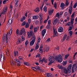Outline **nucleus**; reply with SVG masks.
<instances>
[{"label": "nucleus", "mask_w": 77, "mask_h": 77, "mask_svg": "<svg viewBox=\"0 0 77 77\" xmlns=\"http://www.w3.org/2000/svg\"><path fill=\"white\" fill-rule=\"evenodd\" d=\"M54 60H57L58 62H62L63 60L62 57L61 55H58L55 56L54 57Z\"/></svg>", "instance_id": "f257e3e1"}, {"label": "nucleus", "mask_w": 77, "mask_h": 77, "mask_svg": "<svg viewBox=\"0 0 77 77\" xmlns=\"http://www.w3.org/2000/svg\"><path fill=\"white\" fill-rule=\"evenodd\" d=\"M71 68H72V65L70 64L68 68V70L66 69V67H63V70L65 74H67L68 72H69V73H70L71 72Z\"/></svg>", "instance_id": "f03ea898"}, {"label": "nucleus", "mask_w": 77, "mask_h": 77, "mask_svg": "<svg viewBox=\"0 0 77 77\" xmlns=\"http://www.w3.org/2000/svg\"><path fill=\"white\" fill-rule=\"evenodd\" d=\"M31 39H32V40L30 42L29 45H31V46H32L33 45L35 42L36 37L35 36V35H33L32 36Z\"/></svg>", "instance_id": "7ed1b4c3"}, {"label": "nucleus", "mask_w": 77, "mask_h": 77, "mask_svg": "<svg viewBox=\"0 0 77 77\" xmlns=\"http://www.w3.org/2000/svg\"><path fill=\"white\" fill-rule=\"evenodd\" d=\"M8 33H7L6 36V34H4L3 37V42L5 43H8Z\"/></svg>", "instance_id": "20e7f679"}, {"label": "nucleus", "mask_w": 77, "mask_h": 77, "mask_svg": "<svg viewBox=\"0 0 77 77\" xmlns=\"http://www.w3.org/2000/svg\"><path fill=\"white\" fill-rule=\"evenodd\" d=\"M20 35H23V36H25L26 35V31H25V29H24V28H23L21 29Z\"/></svg>", "instance_id": "39448f33"}, {"label": "nucleus", "mask_w": 77, "mask_h": 77, "mask_svg": "<svg viewBox=\"0 0 77 77\" xmlns=\"http://www.w3.org/2000/svg\"><path fill=\"white\" fill-rule=\"evenodd\" d=\"M8 11V8L7 7H5L3 9V11L2 13L0 14V17L2 16V14H5L6 13V12Z\"/></svg>", "instance_id": "423d86ee"}, {"label": "nucleus", "mask_w": 77, "mask_h": 77, "mask_svg": "<svg viewBox=\"0 0 77 77\" xmlns=\"http://www.w3.org/2000/svg\"><path fill=\"white\" fill-rule=\"evenodd\" d=\"M28 35V38H30L31 36H32L33 35H33V31L32 30H30L29 31V32H27Z\"/></svg>", "instance_id": "0eeeda50"}, {"label": "nucleus", "mask_w": 77, "mask_h": 77, "mask_svg": "<svg viewBox=\"0 0 77 77\" xmlns=\"http://www.w3.org/2000/svg\"><path fill=\"white\" fill-rule=\"evenodd\" d=\"M39 19L40 20V24H42V23H43V21H44V20L42 18V14H39Z\"/></svg>", "instance_id": "6e6552de"}, {"label": "nucleus", "mask_w": 77, "mask_h": 77, "mask_svg": "<svg viewBox=\"0 0 77 77\" xmlns=\"http://www.w3.org/2000/svg\"><path fill=\"white\" fill-rule=\"evenodd\" d=\"M10 63L12 66L16 65V63H15V61L13 60H10Z\"/></svg>", "instance_id": "1a4fd4ad"}, {"label": "nucleus", "mask_w": 77, "mask_h": 77, "mask_svg": "<svg viewBox=\"0 0 77 77\" xmlns=\"http://www.w3.org/2000/svg\"><path fill=\"white\" fill-rule=\"evenodd\" d=\"M63 28L62 27H60L58 29V32H63Z\"/></svg>", "instance_id": "9d476101"}, {"label": "nucleus", "mask_w": 77, "mask_h": 77, "mask_svg": "<svg viewBox=\"0 0 77 77\" xmlns=\"http://www.w3.org/2000/svg\"><path fill=\"white\" fill-rule=\"evenodd\" d=\"M46 33V29H44L42 31V36L44 37V35H45V34Z\"/></svg>", "instance_id": "9b49d317"}, {"label": "nucleus", "mask_w": 77, "mask_h": 77, "mask_svg": "<svg viewBox=\"0 0 77 77\" xmlns=\"http://www.w3.org/2000/svg\"><path fill=\"white\" fill-rule=\"evenodd\" d=\"M75 64L73 65L74 67V70L77 71V60H76L75 61Z\"/></svg>", "instance_id": "f8f14e48"}, {"label": "nucleus", "mask_w": 77, "mask_h": 77, "mask_svg": "<svg viewBox=\"0 0 77 77\" xmlns=\"http://www.w3.org/2000/svg\"><path fill=\"white\" fill-rule=\"evenodd\" d=\"M12 29H11L10 30L9 32L8 33V39H10V36L12 35Z\"/></svg>", "instance_id": "ddd939ff"}, {"label": "nucleus", "mask_w": 77, "mask_h": 77, "mask_svg": "<svg viewBox=\"0 0 77 77\" xmlns=\"http://www.w3.org/2000/svg\"><path fill=\"white\" fill-rule=\"evenodd\" d=\"M65 5L64 3H61L60 7L61 9H64L65 8Z\"/></svg>", "instance_id": "4468645a"}, {"label": "nucleus", "mask_w": 77, "mask_h": 77, "mask_svg": "<svg viewBox=\"0 0 77 77\" xmlns=\"http://www.w3.org/2000/svg\"><path fill=\"white\" fill-rule=\"evenodd\" d=\"M57 18H56L54 20H53V23L54 24V25H56V24H57Z\"/></svg>", "instance_id": "2eb2a0df"}, {"label": "nucleus", "mask_w": 77, "mask_h": 77, "mask_svg": "<svg viewBox=\"0 0 77 77\" xmlns=\"http://www.w3.org/2000/svg\"><path fill=\"white\" fill-rule=\"evenodd\" d=\"M67 36L66 34L64 35L63 37L62 40V42H63V41H65V39H66Z\"/></svg>", "instance_id": "dca6fc26"}, {"label": "nucleus", "mask_w": 77, "mask_h": 77, "mask_svg": "<svg viewBox=\"0 0 77 77\" xmlns=\"http://www.w3.org/2000/svg\"><path fill=\"white\" fill-rule=\"evenodd\" d=\"M38 18H39V16H38V15L34 16L32 17V19L33 20H37V19H38Z\"/></svg>", "instance_id": "f3484780"}, {"label": "nucleus", "mask_w": 77, "mask_h": 77, "mask_svg": "<svg viewBox=\"0 0 77 77\" xmlns=\"http://www.w3.org/2000/svg\"><path fill=\"white\" fill-rule=\"evenodd\" d=\"M22 41H21V38H19L18 39V40L17 41L16 44H18H18H20V43H21V42Z\"/></svg>", "instance_id": "a211bd4d"}, {"label": "nucleus", "mask_w": 77, "mask_h": 77, "mask_svg": "<svg viewBox=\"0 0 77 77\" xmlns=\"http://www.w3.org/2000/svg\"><path fill=\"white\" fill-rule=\"evenodd\" d=\"M35 70H36V71H37V70H38L39 71H41V68H40V67L38 66H36L35 67Z\"/></svg>", "instance_id": "6ab92c4d"}, {"label": "nucleus", "mask_w": 77, "mask_h": 77, "mask_svg": "<svg viewBox=\"0 0 77 77\" xmlns=\"http://www.w3.org/2000/svg\"><path fill=\"white\" fill-rule=\"evenodd\" d=\"M53 11H54V10L53 9L48 11V14L50 16L51 15H52V13L53 12Z\"/></svg>", "instance_id": "aec40b11"}, {"label": "nucleus", "mask_w": 77, "mask_h": 77, "mask_svg": "<svg viewBox=\"0 0 77 77\" xmlns=\"http://www.w3.org/2000/svg\"><path fill=\"white\" fill-rule=\"evenodd\" d=\"M14 61L16 63H21L20 60L18 59H15Z\"/></svg>", "instance_id": "412c9836"}, {"label": "nucleus", "mask_w": 77, "mask_h": 77, "mask_svg": "<svg viewBox=\"0 0 77 77\" xmlns=\"http://www.w3.org/2000/svg\"><path fill=\"white\" fill-rule=\"evenodd\" d=\"M18 2H19V0H15V6L16 7H17L18 5Z\"/></svg>", "instance_id": "4be33fe9"}, {"label": "nucleus", "mask_w": 77, "mask_h": 77, "mask_svg": "<svg viewBox=\"0 0 77 77\" xmlns=\"http://www.w3.org/2000/svg\"><path fill=\"white\" fill-rule=\"evenodd\" d=\"M69 5V1H66L65 6H68V5Z\"/></svg>", "instance_id": "5701e85b"}, {"label": "nucleus", "mask_w": 77, "mask_h": 77, "mask_svg": "<svg viewBox=\"0 0 77 77\" xmlns=\"http://www.w3.org/2000/svg\"><path fill=\"white\" fill-rule=\"evenodd\" d=\"M57 68H59V69H63V67H62V66L58 65V66H57Z\"/></svg>", "instance_id": "b1692460"}, {"label": "nucleus", "mask_w": 77, "mask_h": 77, "mask_svg": "<svg viewBox=\"0 0 77 77\" xmlns=\"http://www.w3.org/2000/svg\"><path fill=\"white\" fill-rule=\"evenodd\" d=\"M67 26H71L72 27H73V24L71 22H69L67 24Z\"/></svg>", "instance_id": "393cba45"}, {"label": "nucleus", "mask_w": 77, "mask_h": 77, "mask_svg": "<svg viewBox=\"0 0 77 77\" xmlns=\"http://www.w3.org/2000/svg\"><path fill=\"white\" fill-rule=\"evenodd\" d=\"M26 18V17H25V16H23L22 17V18L21 19L20 21H22V22H23V20H25V19Z\"/></svg>", "instance_id": "a878e982"}, {"label": "nucleus", "mask_w": 77, "mask_h": 77, "mask_svg": "<svg viewBox=\"0 0 77 77\" xmlns=\"http://www.w3.org/2000/svg\"><path fill=\"white\" fill-rule=\"evenodd\" d=\"M34 11L36 12H37V13H38L39 11V8L38 7H37L34 10Z\"/></svg>", "instance_id": "bb28decb"}, {"label": "nucleus", "mask_w": 77, "mask_h": 77, "mask_svg": "<svg viewBox=\"0 0 77 77\" xmlns=\"http://www.w3.org/2000/svg\"><path fill=\"white\" fill-rule=\"evenodd\" d=\"M39 43H37L36 44V46L35 47V50H38L39 48Z\"/></svg>", "instance_id": "cd10ccee"}, {"label": "nucleus", "mask_w": 77, "mask_h": 77, "mask_svg": "<svg viewBox=\"0 0 77 77\" xmlns=\"http://www.w3.org/2000/svg\"><path fill=\"white\" fill-rule=\"evenodd\" d=\"M47 75L48 77H53V75L51 74V73H47Z\"/></svg>", "instance_id": "c85d7f7f"}, {"label": "nucleus", "mask_w": 77, "mask_h": 77, "mask_svg": "<svg viewBox=\"0 0 77 77\" xmlns=\"http://www.w3.org/2000/svg\"><path fill=\"white\" fill-rule=\"evenodd\" d=\"M69 8L70 10H72V2L71 3L70 6L69 7Z\"/></svg>", "instance_id": "c756f323"}, {"label": "nucleus", "mask_w": 77, "mask_h": 77, "mask_svg": "<svg viewBox=\"0 0 77 77\" xmlns=\"http://www.w3.org/2000/svg\"><path fill=\"white\" fill-rule=\"evenodd\" d=\"M14 54L15 56H17V55H18V51H14Z\"/></svg>", "instance_id": "7c9ffc66"}, {"label": "nucleus", "mask_w": 77, "mask_h": 77, "mask_svg": "<svg viewBox=\"0 0 77 77\" xmlns=\"http://www.w3.org/2000/svg\"><path fill=\"white\" fill-rule=\"evenodd\" d=\"M57 35H58L57 32H54V37H55V36H57Z\"/></svg>", "instance_id": "2f4dec72"}, {"label": "nucleus", "mask_w": 77, "mask_h": 77, "mask_svg": "<svg viewBox=\"0 0 77 77\" xmlns=\"http://www.w3.org/2000/svg\"><path fill=\"white\" fill-rule=\"evenodd\" d=\"M43 51H43V49L39 48V53H41L42 54Z\"/></svg>", "instance_id": "473e14b6"}, {"label": "nucleus", "mask_w": 77, "mask_h": 77, "mask_svg": "<svg viewBox=\"0 0 77 77\" xmlns=\"http://www.w3.org/2000/svg\"><path fill=\"white\" fill-rule=\"evenodd\" d=\"M12 23V19H10L8 20V24H11Z\"/></svg>", "instance_id": "72a5a7b5"}, {"label": "nucleus", "mask_w": 77, "mask_h": 77, "mask_svg": "<svg viewBox=\"0 0 77 77\" xmlns=\"http://www.w3.org/2000/svg\"><path fill=\"white\" fill-rule=\"evenodd\" d=\"M72 10H70V9H69V15H71L72 14Z\"/></svg>", "instance_id": "f704fd0d"}, {"label": "nucleus", "mask_w": 77, "mask_h": 77, "mask_svg": "<svg viewBox=\"0 0 77 77\" xmlns=\"http://www.w3.org/2000/svg\"><path fill=\"white\" fill-rule=\"evenodd\" d=\"M44 59H45V58H43V59L42 60L39 59V62H42V63H43V62H44Z\"/></svg>", "instance_id": "c9c22d12"}, {"label": "nucleus", "mask_w": 77, "mask_h": 77, "mask_svg": "<svg viewBox=\"0 0 77 77\" xmlns=\"http://www.w3.org/2000/svg\"><path fill=\"white\" fill-rule=\"evenodd\" d=\"M77 2H76V3H75L74 5H73V8H74V9L76 8V7H77Z\"/></svg>", "instance_id": "e433bc0d"}, {"label": "nucleus", "mask_w": 77, "mask_h": 77, "mask_svg": "<svg viewBox=\"0 0 77 77\" xmlns=\"http://www.w3.org/2000/svg\"><path fill=\"white\" fill-rule=\"evenodd\" d=\"M38 30V29L37 27H35L34 28V32L35 33H36V32H37V31Z\"/></svg>", "instance_id": "4c0bfd02"}, {"label": "nucleus", "mask_w": 77, "mask_h": 77, "mask_svg": "<svg viewBox=\"0 0 77 77\" xmlns=\"http://www.w3.org/2000/svg\"><path fill=\"white\" fill-rule=\"evenodd\" d=\"M45 51L46 52H47L48 51H49V50L50 48L48 47H47L45 48Z\"/></svg>", "instance_id": "58836bf2"}, {"label": "nucleus", "mask_w": 77, "mask_h": 77, "mask_svg": "<svg viewBox=\"0 0 77 77\" xmlns=\"http://www.w3.org/2000/svg\"><path fill=\"white\" fill-rule=\"evenodd\" d=\"M59 17H60V14H59V13H57L56 15H55V17H57L58 18H59Z\"/></svg>", "instance_id": "ea45409f"}, {"label": "nucleus", "mask_w": 77, "mask_h": 77, "mask_svg": "<svg viewBox=\"0 0 77 77\" xmlns=\"http://www.w3.org/2000/svg\"><path fill=\"white\" fill-rule=\"evenodd\" d=\"M43 10L44 11H45V12H47V8L46 6H45L43 8Z\"/></svg>", "instance_id": "a19ab883"}, {"label": "nucleus", "mask_w": 77, "mask_h": 77, "mask_svg": "<svg viewBox=\"0 0 77 77\" xmlns=\"http://www.w3.org/2000/svg\"><path fill=\"white\" fill-rule=\"evenodd\" d=\"M21 41H24L25 40V38L23 36L21 37Z\"/></svg>", "instance_id": "79ce46f5"}, {"label": "nucleus", "mask_w": 77, "mask_h": 77, "mask_svg": "<svg viewBox=\"0 0 77 77\" xmlns=\"http://www.w3.org/2000/svg\"><path fill=\"white\" fill-rule=\"evenodd\" d=\"M69 55L68 54H67L65 56V59H66L68 58V57H69Z\"/></svg>", "instance_id": "37998d69"}, {"label": "nucleus", "mask_w": 77, "mask_h": 77, "mask_svg": "<svg viewBox=\"0 0 77 77\" xmlns=\"http://www.w3.org/2000/svg\"><path fill=\"white\" fill-rule=\"evenodd\" d=\"M24 64L26 66H29V63L28 62H24Z\"/></svg>", "instance_id": "c03bdc74"}, {"label": "nucleus", "mask_w": 77, "mask_h": 77, "mask_svg": "<svg viewBox=\"0 0 77 77\" xmlns=\"http://www.w3.org/2000/svg\"><path fill=\"white\" fill-rule=\"evenodd\" d=\"M74 19L72 18L71 19V22L73 24H74Z\"/></svg>", "instance_id": "a18cd8bd"}, {"label": "nucleus", "mask_w": 77, "mask_h": 77, "mask_svg": "<svg viewBox=\"0 0 77 77\" xmlns=\"http://www.w3.org/2000/svg\"><path fill=\"white\" fill-rule=\"evenodd\" d=\"M29 27V23H26V25L25 26L26 28H28Z\"/></svg>", "instance_id": "49530a36"}, {"label": "nucleus", "mask_w": 77, "mask_h": 77, "mask_svg": "<svg viewBox=\"0 0 77 77\" xmlns=\"http://www.w3.org/2000/svg\"><path fill=\"white\" fill-rule=\"evenodd\" d=\"M19 59L20 60H23V58L21 56H20L19 57Z\"/></svg>", "instance_id": "de8ad7c7"}, {"label": "nucleus", "mask_w": 77, "mask_h": 77, "mask_svg": "<svg viewBox=\"0 0 77 77\" xmlns=\"http://www.w3.org/2000/svg\"><path fill=\"white\" fill-rule=\"evenodd\" d=\"M74 65H73L72 66V73L73 72H74Z\"/></svg>", "instance_id": "09e8293b"}, {"label": "nucleus", "mask_w": 77, "mask_h": 77, "mask_svg": "<svg viewBox=\"0 0 77 77\" xmlns=\"http://www.w3.org/2000/svg\"><path fill=\"white\" fill-rule=\"evenodd\" d=\"M8 1V0H4L3 2V3L4 4H6V2Z\"/></svg>", "instance_id": "8fccbe9b"}, {"label": "nucleus", "mask_w": 77, "mask_h": 77, "mask_svg": "<svg viewBox=\"0 0 77 77\" xmlns=\"http://www.w3.org/2000/svg\"><path fill=\"white\" fill-rule=\"evenodd\" d=\"M77 52L75 53V54H74V57H73V59H74V60H75V59L76 58H75V56L77 55Z\"/></svg>", "instance_id": "3c124183"}, {"label": "nucleus", "mask_w": 77, "mask_h": 77, "mask_svg": "<svg viewBox=\"0 0 77 77\" xmlns=\"http://www.w3.org/2000/svg\"><path fill=\"white\" fill-rule=\"evenodd\" d=\"M54 62V61H53V60H51L50 62L49 63V64L50 65H51Z\"/></svg>", "instance_id": "603ef678"}, {"label": "nucleus", "mask_w": 77, "mask_h": 77, "mask_svg": "<svg viewBox=\"0 0 77 77\" xmlns=\"http://www.w3.org/2000/svg\"><path fill=\"white\" fill-rule=\"evenodd\" d=\"M26 23V21H24L22 23V24H21V26H25Z\"/></svg>", "instance_id": "864d4df0"}, {"label": "nucleus", "mask_w": 77, "mask_h": 77, "mask_svg": "<svg viewBox=\"0 0 77 77\" xmlns=\"http://www.w3.org/2000/svg\"><path fill=\"white\" fill-rule=\"evenodd\" d=\"M19 30H18V29H17L16 33L17 35H18L19 34Z\"/></svg>", "instance_id": "5fc2aeb1"}, {"label": "nucleus", "mask_w": 77, "mask_h": 77, "mask_svg": "<svg viewBox=\"0 0 77 77\" xmlns=\"http://www.w3.org/2000/svg\"><path fill=\"white\" fill-rule=\"evenodd\" d=\"M33 29V25H31L30 26V27L29 28V29H32H32Z\"/></svg>", "instance_id": "6e6d98bb"}, {"label": "nucleus", "mask_w": 77, "mask_h": 77, "mask_svg": "<svg viewBox=\"0 0 77 77\" xmlns=\"http://www.w3.org/2000/svg\"><path fill=\"white\" fill-rule=\"evenodd\" d=\"M54 7L55 9H57V4H56V3H55L54 4Z\"/></svg>", "instance_id": "4d7b16f0"}, {"label": "nucleus", "mask_w": 77, "mask_h": 77, "mask_svg": "<svg viewBox=\"0 0 77 77\" xmlns=\"http://www.w3.org/2000/svg\"><path fill=\"white\" fill-rule=\"evenodd\" d=\"M69 33L70 34V36H72V31H70L69 32Z\"/></svg>", "instance_id": "13d9d810"}, {"label": "nucleus", "mask_w": 77, "mask_h": 77, "mask_svg": "<svg viewBox=\"0 0 77 77\" xmlns=\"http://www.w3.org/2000/svg\"><path fill=\"white\" fill-rule=\"evenodd\" d=\"M28 21L29 24H30V23H31V21H32V20H31V19H28Z\"/></svg>", "instance_id": "bf43d9fd"}, {"label": "nucleus", "mask_w": 77, "mask_h": 77, "mask_svg": "<svg viewBox=\"0 0 77 77\" xmlns=\"http://www.w3.org/2000/svg\"><path fill=\"white\" fill-rule=\"evenodd\" d=\"M6 54L7 56H10V54H9V51H8L7 53V52H6Z\"/></svg>", "instance_id": "052dcab7"}, {"label": "nucleus", "mask_w": 77, "mask_h": 77, "mask_svg": "<svg viewBox=\"0 0 77 77\" xmlns=\"http://www.w3.org/2000/svg\"><path fill=\"white\" fill-rule=\"evenodd\" d=\"M48 24L49 25H50L51 24V20H49L48 21Z\"/></svg>", "instance_id": "680f3d73"}, {"label": "nucleus", "mask_w": 77, "mask_h": 77, "mask_svg": "<svg viewBox=\"0 0 77 77\" xmlns=\"http://www.w3.org/2000/svg\"><path fill=\"white\" fill-rule=\"evenodd\" d=\"M35 24H38V23H39V21H38V20H36L35 21Z\"/></svg>", "instance_id": "e2e57ef3"}, {"label": "nucleus", "mask_w": 77, "mask_h": 77, "mask_svg": "<svg viewBox=\"0 0 77 77\" xmlns=\"http://www.w3.org/2000/svg\"><path fill=\"white\" fill-rule=\"evenodd\" d=\"M41 56V54H38V55H36V57H40Z\"/></svg>", "instance_id": "0e129e2a"}, {"label": "nucleus", "mask_w": 77, "mask_h": 77, "mask_svg": "<svg viewBox=\"0 0 77 77\" xmlns=\"http://www.w3.org/2000/svg\"><path fill=\"white\" fill-rule=\"evenodd\" d=\"M55 50H59V47L58 46L56 47Z\"/></svg>", "instance_id": "69168bd1"}, {"label": "nucleus", "mask_w": 77, "mask_h": 77, "mask_svg": "<svg viewBox=\"0 0 77 77\" xmlns=\"http://www.w3.org/2000/svg\"><path fill=\"white\" fill-rule=\"evenodd\" d=\"M50 25H48L46 26V28L47 29H50Z\"/></svg>", "instance_id": "338daca9"}, {"label": "nucleus", "mask_w": 77, "mask_h": 77, "mask_svg": "<svg viewBox=\"0 0 77 77\" xmlns=\"http://www.w3.org/2000/svg\"><path fill=\"white\" fill-rule=\"evenodd\" d=\"M44 62L45 63H47V60L46 59H45V58L44 60Z\"/></svg>", "instance_id": "774afa93"}]
</instances>
